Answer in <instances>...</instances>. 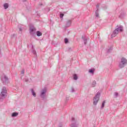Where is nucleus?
Here are the masks:
<instances>
[{"label": "nucleus", "instance_id": "obj_1", "mask_svg": "<svg viewBox=\"0 0 127 127\" xmlns=\"http://www.w3.org/2000/svg\"><path fill=\"white\" fill-rule=\"evenodd\" d=\"M123 31H124V27L123 26H120L114 31L112 37H115V36H117V34H119V32H122Z\"/></svg>", "mask_w": 127, "mask_h": 127}, {"label": "nucleus", "instance_id": "obj_2", "mask_svg": "<svg viewBox=\"0 0 127 127\" xmlns=\"http://www.w3.org/2000/svg\"><path fill=\"white\" fill-rule=\"evenodd\" d=\"M127 59L125 58H122L121 59V62L119 64V67L120 68H124L125 66L127 64Z\"/></svg>", "mask_w": 127, "mask_h": 127}, {"label": "nucleus", "instance_id": "obj_3", "mask_svg": "<svg viewBox=\"0 0 127 127\" xmlns=\"http://www.w3.org/2000/svg\"><path fill=\"white\" fill-rule=\"evenodd\" d=\"M101 94L100 93H97L95 97L93 99V105H97L98 102H99V99L100 98V95Z\"/></svg>", "mask_w": 127, "mask_h": 127}, {"label": "nucleus", "instance_id": "obj_4", "mask_svg": "<svg viewBox=\"0 0 127 127\" xmlns=\"http://www.w3.org/2000/svg\"><path fill=\"white\" fill-rule=\"evenodd\" d=\"M7 93V90H6V88L3 87L2 91L1 92V93L0 94V96L1 97H3L5 98V97H6V93Z\"/></svg>", "mask_w": 127, "mask_h": 127}, {"label": "nucleus", "instance_id": "obj_5", "mask_svg": "<svg viewBox=\"0 0 127 127\" xmlns=\"http://www.w3.org/2000/svg\"><path fill=\"white\" fill-rule=\"evenodd\" d=\"M36 31V29L34 27H31L30 28V33L31 34H34Z\"/></svg>", "mask_w": 127, "mask_h": 127}, {"label": "nucleus", "instance_id": "obj_6", "mask_svg": "<svg viewBox=\"0 0 127 127\" xmlns=\"http://www.w3.org/2000/svg\"><path fill=\"white\" fill-rule=\"evenodd\" d=\"M3 6L5 8V9H6L8 7V3H5L3 4Z\"/></svg>", "mask_w": 127, "mask_h": 127}, {"label": "nucleus", "instance_id": "obj_7", "mask_svg": "<svg viewBox=\"0 0 127 127\" xmlns=\"http://www.w3.org/2000/svg\"><path fill=\"white\" fill-rule=\"evenodd\" d=\"M37 36H41V35H42V33L40 32L39 31H37Z\"/></svg>", "mask_w": 127, "mask_h": 127}, {"label": "nucleus", "instance_id": "obj_8", "mask_svg": "<svg viewBox=\"0 0 127 127\" xmlns=\"http://www.w3.org/2000/svg\"><path fill=\"white\" fill-rule=\"evenodd\" d=\"M17 116H18V113H13L12 114V117H16Z\"/></svg>", "mask_w": 127, "mask_h": 127}, {"label": "nucleus", "instance_id": "obj_9", "mask_svg": "<svg viewBox=\"0 0 127 127\" xmlns=\"http://www.w3.org/2000/svg\"><path fill=\"white\" fill-rule=\"evenodd\" d=\"M31 92L32 93L33 96H34V97H36V94L35 93L34 91L33 90V89L31 90Z\"/></svg>", "mask_w": 127, "mask_h": 127}, {"label": "nucleus", "instance_id": "obj_10", "mask_svg": "<svg viewBox=\"0 0 127 127\" xmlns=\"http://www.w3.org/2000/svg\"><path fill=\"white\" fill-rule=\"evenodd\" d=\"M73 78L74 79V80H77V79H78V77L77 76V74H74Z\"/></svg>", "mask_w": 127, "mask_h": 127}, {"label": "nucleus", "instance_id": "obj_11", "mask_svg": "<svg viewBox=\"0 0 127 127\" xmlns=\"http://www.w3.org/2000/svg\"><path fill=\"white\" fill-rule=\"evenodd\" d=\"M96 83L95 81H94L92 82V87H95L96 86Z\"/></svg>", "mask_w": 127, "mask_h": 127}, {"label": "nucleus", "instance_id": "obj_12", "mask_svg": "<svg viewBox=\"0 0 127 127\" xmlns=\"http://www.w3.org/2000/svg\"><path fill=\"white\" fill-rule=\"evenodd\" d=\"M106 103V102L103 101V102L102 103V105L101 106L102 109H103V108H104V107H105V104Z\"/></svg>", "mask_w": 127, "mask_h": 127}, {"label": "nucleus", "instance_id": "obj_13", "mask_svg": "<svg viewBox=\"0 0 127 127\" xmlns=\"http://www.w3.org/2000/svg\"><path fill=\"white\" fill-rule=\"evenodd\" d=\"M45 93H46V90H44L42 91L41 95H44V94H45Z\"/></svg>", "mask_w": 127, "mask_h": 127}, {"label": "nucleus", "instance_id": "obj_14", "mask_svg": "<svg viewBox=\"0 0 127 127\" xmlns=\"http://www.w3.org/2000/svg\"><path fill=\"white\" fill-rule=\"evenodd\" d=\"M60 16L61 18H62V17H63V16H64V14H60Z\"/></svg>", "mask_w": 127, "mask_h": 127}, {"label": "nucleus", "instance_id": "obj_15", "mask_svg": "<svg viewBox=\"0 0 127 127\" xmlns=\"http://www.w3.org/2000/svg\"><path fill=\"white\" fill-rule=\"evenodd\" d=\"M64 42H65V43H67L68 42V40L67 39H65Z\"/></svg>", "mask_w": 127, "mask_h": 127}, {"label": "nucleus", "instance_id": "obj_16", "mask_svg": "<svg viewBox=\"0 0 127 127\" xmlns=\"http://www.w3.org/2000/svg\"><path fill=\"white\" fill-rule=\"evenodd\" d=\"M89 73H93V70H92V69H89Z\"/></svg>", "mask_w": 127, "mask_h": 127}, {"label": "nucleus", "instance_id": "obj_17", "mask_svg": "<svg viewBox=\"0 0 127 127\" xmlns=\"http://www.w3.org/2000/svg\"><path fill=\"white\" fill-rule=\"evenodd\" d=\"M21 74H24V70H22L21 71Z\"/></svg>", "mask_w": 127, "mask_h": 127}, {"label": "nucleus", "instance_id": "obj_18", "mask_svg": "<svg viewBox=\"0 0 127 127\" xmlns=\"http://www.w3.org/2000/svg\"><path fill=\"white\" fill-rule=\"evenodd\" d=\"M68 23H69V25L71 24V21H69Z\"/></svg>", "mask_w": 127, "mask_h": 127}, {"label": "nucleus", "instance_id": "obj_19", "mask_svg": "<svg viewBox=\"0 0 127 127\" xmlns=\"http://www.w3.org/2000/svg\"><path fill=\"white\" fill-rule=\"evenodd\" d=\"M96 16H99V14H96Z\"/></svg>", "mask_w": 127, "mask_h": 127}, {"label": "nucleus", "instance_id": "obj_20", "mask_svg": "<svg viewBox=\"0 0 127 127\" xmlns=\"http://www.w3.org/2000/svg\"><path fill=\"white\" fill-rule=\"evenodd\" d=\"M4 78L5 79H7V78H6V77H5V76L4 77Z\"/></svg>", "mask_w": 127, "mask_h": 127}, {"label": "nucleus", "instance_id": "obj_21", "mask_svg": "<svg viewBox=\"0 0 127 127\" xmlns=\"http://www.w3.org/2000/svg\"><path fill=\"white\" fill-rule=\"evenodd\" d=\"M23 0V1H26V0Z\"/></svg>", "mask_w": 127, "mask_h": 127}]
</instances>
